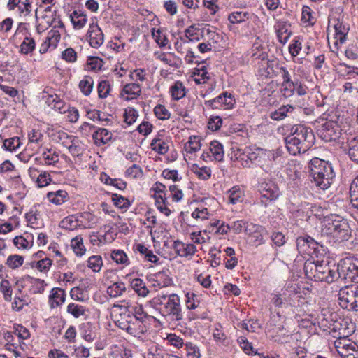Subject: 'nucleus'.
Masks as SVG:
<instances>
[{"label":"nucleus","mask_w":358,"mask_h":358,"mask_svg":"<svg viewBox=\"0 0 358 358\" xmlns=\"http://www.w3.org/2000/svg\"><path fill=\"white\" fill-rule=\"evenodd\" d=\"M154 113L156 117L161 120H169L171 117V113L169 110L162 104H157L154 108Z\"/></svg>","instance_id":"69168bd1"},{"label":"nucleus","mask_w":358,"mask_h":358,"mask_svg":"<svg viewBox=\"0 0 358 358\" xmlns=\"http://www.w3.org/2000/svg\"><path fill=\"white\" fill-rule=\"evenodd\" d=\"M43 159L47 165H55L59 162V155L50 149H48L42 154Z\"/></svg>","instance_id":"680f3d73"},{"label":"nucleus","mask_w":358,"mask_h":358,"mask_svg":"<svg viewBox=\"0 0 358 358\" xmlns=\"http://www.w3.org/2000/svg\"><path fill=\"white\" fill-rule=\"evenodd\" d=\"M191 171L200 180H207L211 177L212 171L208 166H200L197 164H193L191 166Z\"/></svg>","instance_id":"72a5a7b5"},{"label":"nucleus","mask_w":358,"mask_h":358,"mask_svg":"<svg viewBox=\"0 0 358 358\" xmlns=\"http://www.w3.org/2000/svg\"><path fill=\"white\" fill-rule=\"evenodd\" d=\"M150 303L155 306H162L159 311L163 316L169 317L176 321H180L182 319L180 301L177 294L159 295L153 298Z\"/></svg>","instance_id":"39448f33"},{"label":"nucleus","mask_w":358,"mask_h":358,"mask_svg":"<svg viewBox=\"0 0 358 358\" xmlns=\"http://www.w3.org/2000/svg\"><path fill=\"white\" fill-rule=\"evenodd\" d=\"M29 303V300L27 295H17L16 294L12 303V308L15 311H20L24 306H27Z\"/></svg>","instance_id":"4d7b16f0"},{"label":"nucleus","mask_w":358,"mask_h":358,"mask_svg":"<svg viewBox=\"0 0 358 358\" xmlns=\"http://www.w3.org/2000/svg\"><path fill=\"white\" fill-rule=\"evenodd\" d=\"M280 91L281 95L285 98L292 96L295 92V80H289L282 82L280 84Z\"/></svg>","instance_id":"49530a36"},{"label":"nucleus","mask_w":358,"mask_h":358,"mask_svg":"<svg viewBox=\"0 0 358 358\" xmlns=\"http://www.w3.org/2000/svg\"><path fill=\"white\" fill-rule=\"evenodd\" d=\"M61 38V32L59 29H52L48 33L45 41L52 45V48L55 49L57 46Z\"/></svg>","instance_id":"e2e57ef3"},{"label":"nucleus","mask_w":358,"mask_h":358,"mask_svg":"<svg viewBox=\"0 0 358 358\" xmlns=\"http://www.w3.org/2000/svg\"><path fill=\"white\" fill-rule=\"evenodd\" d=\"M150 147L152 150L159 155H165L169 148L168 142L159 137H155L152 140Z\"/></svg>","instance_id":"4c0bfd02"},{"label":"nucleus","mask_w":358,"mask_h":358,"mask_svg":"<svg viewBox=\"0 0 358 358\" xmlns=\"http://www.w3.org/2000/svg\"><path fill=\"white\" fill-rule=\"evenodd\" d=\"M29 282L30 283L29 292L33 294H42L44 292L45 287L47 285L43 280L38 278H29Z\"/></svg>","instance_id":"ea45409f"},{"label":"nucleus","mask_w":358,"mask_h":358,"mask_svg":"<svg viewBox=\"0 0 358 358\" xmlns=\"http://www.w3.org/2000/svg\"><path fill=\"white\" fill-rule=\"evenodd\" d=\"M130 286L132 289L141 297H146L150 291L145 282L141 278H136L130 280Z\"/></svg>","instance_id":"bb28decb"},{"label":"nucleus","mask_w":358,"mask_h":358,"mask_svg":"<svg viewBox=\"0 0 358 358\" xmlns=\"http://www.w3.org/2000/svg\"><path fill=\"white\" fill-rule=\"evenodd\" d=\"M271 302L275 306L281 308L285 303H287L292 306L296 305L295 299L299 298V294L297 292H292L288 297H286V293H273L272 294Z\"/></svg>","instance_id":"2eb2a0df"},{"label":"nucleus","mask_w":358,"mask_h":358,"mask_svg":"<svg viewBox=\"0 0 358 358\" xmlns=\"http://www.w3.org/2000/svg\"><path fill=\"white\" fill-rule=\"evenodd\" d=\"M339 278L358 283V259L347 257L338 264Z\"/></svg>","instance_id":"423d86ee"},{"label":"nucleus","mask_w":358,"mask_h":358,"mask_svg":"<svg viewBox=\"0 0 358 358\" xmlns=\"http://www.w3.org/2000/svg\"><path fill=\"white\" fill-rule=\"evenodd\" d=\"M275 32L280 43L285 44L291 36L290 24L285 21L279 20L275 25Z\"/></svg>","instance_id":"aec40b11"},{"label":"nucleus","mask_w":358,"mask_h":358,"mask_svg":"<svg viewBox=\"0 0 358 358\" xmlns=\"http://www.w3.org/2000/svg\"><path fill=\"white\" fill-rule=\"evenodd\" d=\"M357 285H351L341 288L338 292V301L343 308L352 310Z\"/></svg>","instance_id":"f8f14e48"},{"label":"nucleus","mask_w":358,"mask_h":358,"mask_svg":"<svg viewBox=\"0 0 358 358\" xmlns=\"http://www.w3.org/2000/svg\"><path fill=\"white\" fill-rule=\"evenodd\" d=\"M0 292L3 296L6 301L10 302L12 301L13 291L10 282L8 280H2L0 282Z\"/></svg>","instance_id":"bf43d9fd"},{"label":"nucleus","mask_w":358,"mask_h":358,"mask_svg":"<svg viewBox=\"0 0 358 358\" xmlns=\"http://www.w3.org/2000/svg\"><path fill=\"white\" fill-rule=\"evenodd\" d=\"M124 330L134 336H140L146 331V327L143 321L133 316Z\"/></svg>","instance_id":"4be33fe9"},{"label":"nucleus","mask_w":358,"mask_h":358,"mask_svg":"<svg viewBox=\"0 0 358 358\" xmlns=\"http://www.w3.org/2000/svg\"><path fill=\"white\" fill-rule=\"evenodd\" d=\"M209 152L211 156L212 159L217 162H221L224 157V150L222 145L217 141H213L210 143L209 146Z\"/></svg>","instance_id":"473e14b6"},{"label":"nucleus","mask_w":358,"mask_h":358,"mask_svg":"<svg viewBox=\"0 0 358 358\" xmlns=\"http://www.w3.org/2000/svg\"><path fill=\"white\" fill-rule=\"evenodd\" d=\"M205 29H199L195 24L188 27L185 30V36L187 38L185 42L198 41L200 40V35L204 34Z\"/></svg>","instance_id":"2f4dec72"},{"label":"nucleus","mask_w":358,"mask_h":358,"mask_svg":"<svg viewBox=\"0 0 358 358\" xmlns=\"http://www.w3.org/2000/svg\"><path fill=\"white\" fill-rule=\"evenodd\" d=\"M342 358H358V349L355 343H352L346 349L341 352Z\"/></svg>","instance_id":"774afa93"},{"label":"nucleus","mask_w":358,"mask_h":358,"mask_svg":"<svg viewBox=\"0 0 358 358\" xmlns=\"http://www.w3.org/2000/svg\"><path fill=\"white\" fill-rule=\"evenodd\" d=\"M47 198L49 201L56 204L61 205L66 201L68 194L65 190H57L55 192H50L47 194Z\"/></svg>","instance_id":"f704fd0d"},{"label":"nucleus","mask_w":358,"mask_h":358,"mask_svg":"<svg viewBox=\"0 0 358 358\" xmlns=\"http://www.w3.org/2000/svg\"><path fill=\"white\" fill-rule=\"evenodd\" d=\"M134 250L138 252L144 258L152 263H157L159 258L154 255L153 252L149 250L145 245L142 243H137L134 246Z\"/></svg>","instance_id":"e433bc0d"},{"label":"nucleus","mask_w":358,"mask_h":358,"mask_svg":"<svg viewBox=\"0 0 358 358\" xmlns=\"http://www.w3.org/2000/svg\"><path fill=\"white\" fill-rule=\"evenodd\" d=\"M347 148L350 158L358 163V135L350 136L348 138Z\"/></svg>","instance_id":"c85d7f7f"},{"label":"nucleus","mask_w":358,"mask_h":358,"mask_svg":"<svg viewBox=\"0 0 358 358\" xmlns=\"http://www.w3.org/2000/svg\"><path fill=\"white\" fill-rule=\"evenodd\" d=\"M110 257L117 264H120L123 268L130 264V261L127 254L122 250H113L111 252Z\"/></svg>","instance_id":"58836bf2"},{"label":"nucleus","mask_w":358,"mask_h":358,"mask_svg":"<svg viewBox=\"0 0 358 358\" xmlns=\"http://www.w3.org/2000/svg\"><path fill=\"white\" fill-rule=\"evenodd\" d=\"M259 192L262 196L261 203L265 206H267V201H275L280 195L278 185L271 181L262 182L260 185Z\"/></svg>","instance_id":"9b49d317"},{"label":"nucleus","mask_w":358,"mask_h":358,"mask_svg":"<svg viewBox=\"0 0 358 358\" xmlns=\"http://www.w3.org/2000/svg\"><path fill=\"white\" fill-rule=\"evenodd\" d=\"M71 247L77 256H83L86 252L83 245V240L80 236H76L71 240Z\"/></svg>","instance_id":"13d9d810"},{"label":"nucleus","mask_w":358,"mask_h":358,"mask_svg":"<svg viewBox=\"0 0 358 358\" xmlns=\"http://www.w3.org/2000/svg\"><path fill=\"white\" fill-rule=\"evenodd\" d=\"M148 358H169V354L162 348L154 345L149 349Z\"/></svg>","instance_id":"338daca9"},{"label":"nucleus","mask_w":358,"mask_h":358,"mask_svg":"<svg viewBox=\"0 0 358 358\" xmlns=\"http://www.w3.org/2000/svg\"><path fill=\"white\" fill-rule=\"evenodd\" d=\"M150 192L155 199V206L157 209L162 213L169 216L171 214V210L167 207L169 203L166 186L161 182H157L151 187Z\"/></svg>","instance_id":"0eeeda50"},{"label":"nucleus","mask_w":358,"mask_h":358,"mask_svg":"<svg viewBox=\"0 0 358 358\" xmlns=\"http://www.w3.org/2000/svg\"><path fill=\"white\" fill-rule=\"evenodd\" d=\"M322 235L329 237L334 243L347 241L351 237V229L346 219L336 214H331L324 218Z\"/></svg>","instance_id":"f03ea898"},{"label":"nucleus","mask_w":358,"mask_h":358,"mask_svg":"<svg viewBox=\"0 0 358 358\" xmlns=\"http://www.w3.org/2000/svg\"><path fill=\"white\" fill-rule=\"evenodd\" d=\"M87 266L93 272H99L103 266L102 257L101 255L90 256L87 261Z\"/></svg>","instance_id":"79ce46f5"},{"label":"nucleus","mask_w":358,"mask_h":358,"mask_svg":"<svg viewBox=\"0 0 358 358\" xmlns=\"http://www.w3.org/2000/svg\"><path fill=\"white\" fill-rule=\"evenodd\" d=\"M227 193L229 194V202L232 204H236L243 199V192L238 186L233 187Z\"/></svg>","instance_id":"052dcab7"},{"label":"nucleus","mask_w":358,"mask_h":358,"mask_svg":"<svg viewBox=\"0 0 358 358\" xmlns=\"http://www.w3.org/2000/svg\"><path fill=\"white\" fill-rule=\"evenodd\" d=\"M112 133L104 128H99L92 135L94 143L98 146L108 143L112 139Z\"/></svg>","instance_id":"a878e982"},{"label":"nucleus","mask_w":358,"mask_h":358,"mask_svg":"<svg viewBox=\"0 0 358 358\" xmlns=\"http://www.w3.org/2000/svg\"><path fill=\"white\" fill-rule=\"evenodd\" d=\"M235 104L234 96L227 92H222L213 99L205 101V105L213 109L230 110Z\"/></svg>","instance_id":"9d476101"},{"label":"nucleus","mask_w":358,"mask_h":358,"mask_svg":"<svg viewBox=\"0 0 358 358\" xmlns=\"http://www.w3.org/2000/svg\"><path fill=\"white\" fill-rule=\"evenodd\" d=\"M294 107L291 105H286L280 107L278 110L271 112L270 117L273 120H281L287 116V113L292 112Z\"/></svg>","instance_id":"a18cd8bd"},{"label":"nucleus","mask_w":358,"mask_h":358,"mask_svg":"<svg viewBox=\"0 0 358 358\" xmlns=\"http://www.w3.org/2000/svg\"><path fill=\"white\" fill-rule=\"evenodd\" d=\"M245 234L248 235L250 243L256 247L264 244L268 236L265 227L251 222L245 226Z\"/></svg>","instance_id":"1a4fd4ad"},{"label":"nucleus","mask_w":358,"mask_h":358,"mask_svg":"<svg viewBox=\"0 0 358 358\" xmlns=\"http://www.w3.org/2000/svg\"><path fill=\"white\" fill-rule=\"evenodd\" d=\"M111 199L113 204L120 209L127 210L131 206L129 200L122 195L113 194Z\"/></svg>","instance_id":"603ef678"},{"label":"nucleus","mask_w":358,"mask_h":358,"mask_svg":"<svg viewBox=\"0 0 358 358\" xmlns=\"http://www.w3.org/2000/svg\"><path fill=\"white\" fill-rule=\"evenodd\" d=\"M45 14L43 17L44 19L48 18V20H46L48 27H52V29H55L64 30V24L55 10L52 11L51 7L48 6L45 9Z\"/></svg>","instance_id":"a211bd4d"},{"label":"nucleus","mask_w":358,"mask_h":358,"mask_svg":"<svg viewBox=\"0 0 358 358\" xmlns=\"http://www.w3.org/2000/svg\"><path fill=\"white\" fill-rule=\"evenodd\" d=\"M149 281L156 288H162L171 285V279L168 275V271H162L152 275Z\"/></svg>","instance_id":"6ab92c4d"},{"label":"nucleus","mask_w":358,"mask_h":358,"mask_svg":"<svg viewBox=\"0 0 358 358\" xmlns=\"http://www.w3.org/2000/svg\"><path fill=\"white\" fill-rule=\"evenodd\" d=\"M131 313L135 318L143 322L149 317V315L144 311L143 306L136 303H133Z\"/></svg>","instance_id":"0e129e2a"},{"label":"nucleus","mask_w":358,"mask_h":358,"mask_svg":"<svg viewBox=\"0 0 358 358\" xmlns=\"http://www.w3.org/2000/svg\"><path fill=\"white\" fill-rule=\"evenodd\" d=\"M67 313L72 315L74 317L78 318L86 315L87 308L81 305L71 303L67 306Z\"/></svg>","instance_id":"3c124183"},{"label":"nucleus","mask_w":358,"mask_h":358,"mask_svg":"<svg viewBox=\"0 0 358 358\" xmlns=\"http://www.w3.org/2000/svg\"><path fill=\"white\" fill-rule=\"evenodd\" d=\"M70 19L73 27L77 29L84 27L87 22V15L82 10H74L70 15Z\"/></svg>","instance_id":"c756f323"},{"label":"nucleus","mask_w":358,"mask_h":358,"mask_svg":"<svg viewBox=\"0 0 358 358\" xmlns=\"http://www.w3.org/2000/svg\"><path fill=\"white\" fill-rule=\"evenodd\" d=\"M24 257L20 255H10L8 257L6 264L11 269L20 268L24 263Z\"/></svg>","instance_id":"6e6d98bb"},{"label":"nucleus","mask_w":358,"mask_h":358,"mask_svg":"<svg viewBox=\"0 0 358 358\" xmlns=\"http://www.w3.org/2000/svg\"><path fill=\"white\" fill-rule=\"evenodd\" d=\"M320 134L326 141L336 140L340 134L339 126L332 121L326 122L322 126Z\"/></svg>","instance_id":"4468645a"},{"label":"nucleus","mask_w":358,"mask_h":358,"mask_svg":"<svg viewBox=\"0 0 358 358\" xmlns=\"http://www.w3.org/2000/svg\"><path fill=\"white\" fill-rule=\"evenodd\" d=\"M52 261L48 257H45L39 260H33L30 263L32 268H36L40 272L47 273L52 266Z\"/></svg>","instance_id":"a19ab883"},{"label":"nucleus","mask_w":358,"mask_h":358,"mask_svg":"<svg viewBox=\"0 0 358 358\" xmlns=\"http://www.w3.org/2000/svg\"><path fill=\"white\" fill-rule=\"evenodd\" d=\"M334 327H333V329H336L338 328L339 330V332H338L339 337L337 340L335 341L334 346H335L338 353L339 355H341V352H343L346 349L347 347H348L350 345H351L352 342L350 341V340L347 338L348 335H346L345 334V332L342 333L341 331V329L338 327L337 324H334Z\"/></svg>","instance_id":"cd10ccee"},{"label":"nucleus","mask_w":358,"mask_h":358,"mask_svg":"<svg viewBox=\"0 0 358 358\" xmlns=\"http://www.w3.org/2000/svg\"><path fill=\"white\" fill-rule=\"evenodd\" d=\"M78 217L81 227L91 228L96 224L95 216L89 212H84L81 213L78 215Z\"/></svg>","instance_id":"8fccbe9b"},{"label":"nucleus","mask_w":358,"mask_h":358,"mask_svg":"<svg viewBox=\"0 0 358 358\" xmlns=\"http://www.w3.org/2000/svg\"><path fill=\"white\" fill-rule=\"evenodd\" d=\"M156 58L162 62L164 64L171 67L178 68L180 66V60L173 53L171 52H155Z\"/></svg>","instance_id":"393cba45"},{"label":"nucleus","mask_w":358,"mask_h":358,"mask_svg":"<svg viewBox=\"0 0 358 358\" xmlns=\"http://www.w3.org/2000/svg\"><path fill=\"white\" fill-rule=\"evenodd\" d=\"M173 248L179 256L185 257L192 256L196 251V248L194 244H185L179 241L173 242Z\"/></svg>","instance_id":"b1692460"},{"label":"nucleus","mask_w":358,"mask_h":358,"mask_svg":"<svg viewBox=\"0 0 358 358\" xmlns=\"http://www.w3.org/2000/svg\"><path fill=\"white\" fill-rule=\"evenodd\" d=\"M318 243L311 237H299L296 240V247L299 253L310 254L309 248L315 249V245Z\"/></svg>","instance_id":"5701e85b"},{"label":"nucleus","mask_w":358,"mask_h":358,"mask_svg":"<svg viewBox=\"0 0 358 358\" xmlns=\"http://www.w3.org/2000/svg\"><path fill=\"white\" fill-rule=\"evenodd\" d=\"M93 85L94 80L90 76H85L79 83V88L85 96H88L91 94Z\"/></svg>","instance_id":"864d4df0"},{"label":"nucleus","mask_w":358,"mask_h":358,"mask_svg":"<svg viewBox=\"0 0 358 358\" xmlns=\"http://www.w3.org/2000/svg\"><path fill=\"white\" fill-rule=\"evenodd\" d=\"M304 272L308 278L315 281L331 283L339 278L338 266H331L324 262H306Z\"/></svg>","instance_id":"20e7f679"},{"label":"nucleus","mask_w":358,"mask_h":358,"mask_svg":"<svg viewBox=\"0 0 358 358\" xmlns=\"http://www.w3.org/2000/svg\"><path fill=\"white\" fill-rule=\"evenodd\" d=\"M87 37L90 45L94 48H99L104 41L102 30L96 24L90 25Z\"/></svg>","instance_id":"ddd939ff"},{"label":"nucleus","mask_w":358,"mask_h":358,"mask_svg":"<svg viewBox=\"0 0 358 358\" xmlns=\"http://www.w3.org/2000/svg\"><path fill=\"white\" fill-rule=\"evenodd\" d=\"M36 47L34 39L30 36H26L20 45V52L23 55L31 53Z\"/></svg>","instance_id":"09e8293b"},{"label":"nucleus","mask_w":358,"mask_h":358,"mask_svg":"<svg viewBox=\"0 0 358 358\" xmlns=\"http://www.w3.org/2000/svg\"><path fill=\"white\" fill-rule=\"evenodd\" d=\"M237 342L238 343L241 349L245 352V353L251 355H257L260 357L262 355L257 353V352L254 349L252 344L248 341L247 338L245 336H240Z\"/></svg>","instance_id":"5fc2aeb1"},{"label":"nucleus","mask_w":358,"mask_h":358,"mask_svg":"<svg viewBox=\"0 0 358 358\" xmlns=\"http://www.w3.org/2000/svg\"><path fill=\"white\" fill-rule=\"evenodd\" d=\"M141 93V87L137 83H128L126 84L120 96L122 98L127 101L136 99Z\"/></svg>","instance_id":"412c9836"},{"label":"nucleus","mask_w":358,"mask_h":358,"mask_svg":"<svg viewBox=\"0 0 358 358\" xmlns=\"http://www.w3.org/2000/svg\"><path fill=\"white\" fill-rule=\"evenodd\" d=\"M334 24L333 29L334 30V38L336 39L335 45L338 43L343 44L346 41V36L348 33L349 29L343 24L338 18L332 20Z\"/></svg>","instance_id":"f3484780"},{"label":"nucleus","mask_w":358,"mask_h":358,"mask_svg":"<svg viewBox=\"0 0 358 358\" xmlns=\"http://www.w3.org/2000/svg\"><path fill=\"white\" fill-rule=\"evenodd\" d=\"M66 294L64 289L60 287L52 288L48 296V304L51 309L58 308L64 303Z\"/></svg>","instance_id":"dca6fc26"},{"label":"nucleus","mask_w":358,"mask_h":358,"mask_svg":"<svg viewBox=\"0 0 358 358\" xmlns=\"http://www.w3.org/2000/svg\"><path fill=\"white\" fill-rule=\"evenodd\" d=\"M250 17L251 14L248 12L235 11L229 15L228 20L232 24H239L248 20Z\"/></svg>","instance_id":"de8ad7c7"},{"label":"nucleus","mask_w":358,"mask_h":358,"mask_svg":"<svg viewBox=\"0 0 358 358\" xmlns=\"http://www.w3.org/2000/svg\"><path fill=\"white\" fill-rule=\"evenodd\" d=\"M170 93L173 99L178 101L185 96L186 87L181 81H176L170 87Z\"/></svg>","instance_id":"c9c22d12"},{"label":"nucleus","mask_w":358,"mask_h":358,"mask_svg":"<svg viewBox=\"0 0 358 358\" xmlns=\"http://www.w3.org/2000/svg\"><path fill=\"white\" fill-rule=\"evenodd\" d=\"M314 139L310 128L302 124L294 125L290 134L285 138L286 148L292 155L304 153L313 145Z\"/></svg>","instance_id":"f257e3e1"},{"label":"nucleus","mask_w":358,"mask_h":358,"mask_svg":"<svg viewBox=\"0 0 358 358\" xmlns=\"http://www.w3.org/2000/svg\"><path fill=\"white\" fill-rule=\"evenodd\" d=\"M201 138L198 136H191L185 145V149L188 153H194L201 149Z\"/></svg>","instance_id":"c03bdc74"},{"label":"nucleus","mask_w":358,"mask_h":358,"mask_svg":"<svg viewBox=\"0 0 358 358\" xmlns=\"http://www.w3.org/2000/svg\"><path fill=\"white\" fill-rule=\"evenodd\" d=\"M6 8L21 20H27L32 15V0H8Z\"/></svg>","instance_id":"6e6552de"},{"label":"nucleus","mask_w":358,"mask_h":358,"mask_svg":"<svg viewBox=\"0 0 358 358\" xmlns=\"http://www.w3.org/2000/svg\"><path fill=\"white\" fill-rule=\"evenodd\" d=\"M61 226L67 230H73L78 227H81L78 215H73L64 218L61 222Z\"/></svg>","instance_id":"37998d69"},{"label":"nucleus","mask_w":358,"mask_h":358,"mask_svg":"<svg viewBox=\"0 0 358 358\" xmlns=\"http://www.w3.org/2000/svg\"><path fill=\"white\" fill-rule=\"evenodd\" d=\"M311 183L320 189H327L332 184L335 176L331 164L315 157L309 162Z\"/></svg>","instance_id":"7ed1b4c3"},{"label":"nucleus","mask_w":358,"mask_h":358,"mask_svg":"<svg viewBox=\"0 0 358 358\" xmlns=\"http://www.w3.org/2000/svg\"><path fill=\"white\" fill-rule=\"evenodd\" d=\"M127 290L126 285L122 281H117L108 286L106 292L112 298L121 296Z\"/></svg>","instance_id":"7c9ffc66"}]
</instances>
